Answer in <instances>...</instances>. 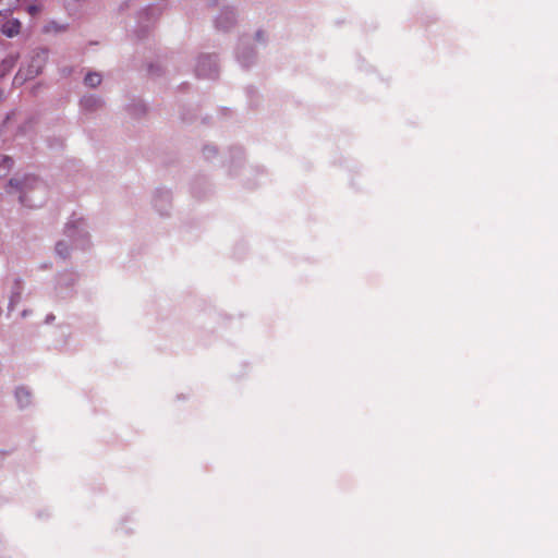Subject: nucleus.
I'll use <instances>...</instances> for the list:
<instances>
[{
    "label": "nucleus",
    "mask_w": 558,
    "mask_h": 558,
    "mask_svg": "<svg viewBox=\"0 0 558 558\" xmlns=\"http://www.w3.org/2000/svg\"><path fill=\"white\" fill-rule=\"evenodd\" d=\"M20 29L21 23L15 19L7 21L1 28L2 33L10 38L16 36L20 33Z\"/></svg>",
    "instance_id": "nucleus-2"
},
{
    "label": "nucleus",
    "mask_w": 558,
    "mask_h": 558,
    "mask_svg": "<svg viewBox=\"0 0 558 558\" xmlns=\"http://www.w3.org/2000/svg\"><path fill=\"white\" fill-rule=\"evenodd\" d=\"M20 0H0V15L11 14L17 7Z\"/></svg>",
    "instance_id": "nucleus-3"
},
{
    "label": "nucleus",
    "mask_w": 558,
    "mask_h": 558,
    "mask_svg": "<svg viewBox=\"0 0 558 558\" xmlns=\"http://www.w3.org/2000/svg\"><path fill=\"white\" fill-rule=\"evenodd\" d=\"M84 82L89 87H96L101 83V75L96 72L88 73L85 76Z\"/></svg>",
    "instance_id": "nucleus-5"
},
{
    "label": "nucleus",
    "mask_w": 558,
    "mask_h": 558,
    "mask_svg": "<svg viewBox=\"0 0 558 558\" xmlns=\"http://www.w3.org/2000/svg\"><path fill=\"white\" fill-rule=\"evenodd\" d=\"M13 160L5 155H0V178H4L12 169Z\"/></svg>",
    "instance_id": "nucleus-4"
},
{
    "label": "nucleus",
    "mask_w": 558,
    "mask_h": 558,
    "mask_svg": "<svg viewBox=\"0 0 558 558\" xmlns=\"http://www.w3.org/2000/svg\"><path fill=\"white\" fill-rule=\"evenodd\" d=\"M41 8L40 5H37V4H29L27 5L26 8V11L32 15V16H35L36 14H38L40 12Z\"/></svg>",
    "instance_id": "nucleus-8"
},
{
    "label": "nucleus",
    "mask_w": 558,
    "mask_h": 558,
    "mask_svg": "<svg viewBox=\"0 0 558 558\" xmlns=\"http://www.w3.org/2000/svg\"><path fill=\"white\" fill-rule=\"evenodd\" d=\"M218 26L225 28L220 21L218 22Z\"/></svg>",
    "instance_id": "nucleus-9"
},
{
    "label": "nucleus",
    "mask_w": 558,
    "mask_h": 558,
    "mask_svg": "<svg viewBox=\"0 0 558 558\" xmlns=\"http://www.w3.org/2000/svg\"><path fill=\"white\" fill-rule=\"evenodd\" d=\"M56 252L60 256L65 257L69 254V247L64 242H58L56 245Z\"/></svg>",
    "instance_id": "nucleus-7"
},
{
    "label": "nucleus",
    "mask_w": 558,
    "mask_h": 558,
    "mask_svg": "<svg viewBox=\"0 0 558 558\" xmlns=\"http://www.w3.org/2000/svg\"><path fill=\"white\" fill-rule=\"evenodd\" d=\"M16 398L21 405H25L28 402L29 399V392L25 390L24 388H20L16 390Z\"/></svg>",
    "instance_id": "nucleus-6"
},
{
    "label": "nucleus",
    "mask_w": 558,
    "mask_h": 558,
    "mask_svg": "<svg viewBox=\"0 0 558 558\" xmlns=\"http://www.w3.org/2000/svg\"><path fill=\"white\" fill-rule=\"evenodd\" d=\"M39 185H40V182L38 181L37 178H35L33 175H24L22 178L15 177L9 181L8 192L9 193H20V197H19L20 202L23 205L29 206L26 201V192L34 190V189L38 187Z\"/></svg>",
    "instance_id": "nucleus-1"
}]
</instances>
